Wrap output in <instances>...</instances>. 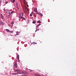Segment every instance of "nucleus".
I'll return each instance as SVG.
<instances>
[{
    "label": "nucleus",
    "mask_w": 76,
    "mask_h": 76,
    "mask_svg": "<svg viewBox=\"0 0 76 76\" xmlns=\"http://www.w3.org/2000/svg\"><path fill=\"white\" fill-rule=\"evenodd\" d=\"M14 72H20V70L16 69L15 71H14Z\"/></svg>",
    "instance_id": "obj_9"
},
{
    "label": "nucleus",
    "mask_w": 76,
    "mask_h": 76,
    "mask_svg": "<svg viewBox=\"0 0 76 76\" xmlns=\"http://www.w3.org/2000/svg\"><path fill=\"white\" fill-rule=\"evenodd\" d=\"M37 23H41V21L39 20L37 21Z\"/></svg>",
    "instance_id": "obj_15"
},
{
    "label": "nucleus",
    "mask_w": 76,
    "mask_h": 76,
    "mask_svg": "<svg viewBox=\"0 0 76 76\" xmlns=\"http://www.w3.org/2000/svg\"><path fill=\"white\" fill-rule=\"evenodd\" d=\"M35 76H41V75L38 74H35Z\"/></svg>",
    "instance_id": "obj_17"
},
{
    "label": "nucleus",
    "mask_w": 76,
    "mask_h": 76,
    "mask_svg": "<svg viewBox=\"0 0 76 76\" xmlns=\"http://www.w3.org/2000/svg\"><path fill=\"white\" fill-rule=\"evenodd\" d=\"M29 70H30V72H32V70H31V69H29Z\"/></svg>",
    "instance_id": "obj_31"
},
{
    "label": "nucleus",
    "mask_w": 76,
    "mask_h": 76,
    "mask_svg": "<svg viewBox=\"0 0 76 76\" xmlns=\"http://www.w3.org/2000/svg\"><path fill=\"white\" fill-rule=\"evenodd\" d=\"M27 22L28 23H29V20H27Z\"/></svg>",
    "instance_id": "obj_30"
},
{
    "label": "nucleus",
    "mask_w": 76,
    "mask_h": 76,
    "mask_svg": "<svg viewBox=\"0 0 76 76\" xmlns=\"http://www.w3.org/2000/svg\"><path fill=\"white\" fill-rule=\"evenodd\" d=\"M18 59V62H19L20 61V60H19V59Z\"/></svg>",
    "instance_id": "obj_34"
},
{
    "label": "nucleus",
    "mask_w": 76,
    "mask_h": 76,
    "mask_svg": "<svg viewBox=\"0 0 76 76\" xmlns=\"http://www.w3.org/2000/svg\"><path fill=\"white\" fill-rule=\"evenodd\" d=\"M11 1V2H12V3H14V2H15V0H10Z\"/></svg>",
    "instance_id": "obj_8"
},
{
    "label": "nucleus",
    "mask_w": 76,
    "mask_h": 76,
    "mask_svg": "<svg viewBox=\"0 0 76 76\" xmlns=\"http://www.w3.org/2000/svg\"><path fill=\"white\" fill-rule=\"evenodd\" d=\"M6 31L7 32H10V30L8 29H6Z\"/></svg>",
    "instance_id": "obj_11"
},
{
    "label": "nucleus",
    "mask_w": 76,
    "mask_h": 76,
    "mask_svg": "<svg viewBox=\"0 0 76 76\" xmlns=\"http://www.w3.org/2000/svg\"><path fill=\"white\" fill-rule=\"evenodd\" d=\"M38 15H40V16H43V15L42 14H41V13L39 12L38 13Z\"/></svg>",
    "instance_id": "obj_10"
},
{
    "label": "nucleus",
    "mask_w": 76,
    "mask_h": 76,
    "mask_svg": "<svg viewBox=\"0 0 76 76\" xmlns=\"http://www.w3.org/2000/svg\"><path fill=\"white\" fill-rule=\"evenodd\" d=\"M41 25V24H38L36 26V28H37V27H38V26H40V25Z\"/></svg>",
    "instance_id": "obj_20"
},
{
    "label": "nucleus",
    "mask_w": 76,
    "mask_h": 76,
    "mask_svg": "<svg viewBox=\"0 0 76 76\" xmlns=\"http://www.w3.org/2000/svg\"><path fill=\"white\" fill-rule=\"evenodd\" d=\"M1 19H3H3H4V17H3V15L2 14H1Z\"/></svg>",
    "instance_id": "obj_6"
},
{
    "label": "nucleus",
    "mask_w": 76,
    "mask_h": 76,
    "mask_svg": "<svg viewBox=\"0 0 76 76\" xmlns=\"http://www.w3.org/2000/svg\"><path fill=\"white\" fill-rule=\"evenodd\" d=\"M6 13H8V14H10L11 13L10 11V10H8L7 11Z\"/></svg>",
    "instance_id": "obj_4"
},
{
    "label": "nucleus",
    "mask_w": 76,
    "mask_h": 76,
    "mask_svg": "<svg viewBox=\"0 0 76 76\" xmlns=\"http://www.w3.org/2000/svg\"><path fill=\"white\" fill-rule=\"evenodd\" d=\"M40 71H41L40 70H37V72H39H39H40Z\"/></svg>",
    "instance_id": "obj_22"
},
{
    "label": "nucleus",
    "mask_w": 76,
    "mask_h": 76,
    "mask_svg": "<svg viewBox=\"0 0 76 76\" xmlns=\"http://www.w3.org/2000/svg\"><path fill=\"white\" fill-rule=\"evenodd\" d=\"M32 44H37V42H33L32 43Z\"/></svg>",
    "instance_id": "obj_19"
},
{
    "label": "nucleus",
    "mask_w": 76,
    "mask_h": 76,
    "mask_svg": "<svg viewBox=\"0 0 76 76\" xmlns=\"http://www.w3.org/2000/svg\"><path fill=\"white\" fill-rule=\"evenodd\" d=\"M11 23L12 25H13V24H14V22L12 21L11 22Z\"/></svg>",
    "instance_id": "obj_23"
},
{
    "label": "nucleus",
    "mask_w": 76,
    "mask_h": 76,
    "mask_svg": "<svg viewBox=\"0 0 76 76\" xmlns=\"http://www.w3.org/2000/svg\"><path fill=\"white\" fill-rule=\"evenodd\" d=\"M3 0L4 1V0Z\"/></svg>",
    "instance_id": "obj_39"
},
{
    "label": "nucleus",
    "mask_w": 76,
    "mask_h": 76,
    "mask_svg": "<svg viewBox=\"0 0 76 76\" xmlns=\"http://www.w3.org/2000/svg\"><path fill=\"white\" fill-rule=\"evenodd\" d=\"M17 63H15V64H14V65L13 66V67H15L16 69H17V67H18Z\"/></svg>",
    "instance_id": "obj_1"
},
{
    "label": "nucleus",
    "mask_w": 76,
    "mask_h": 76,
    "mask_svg": "<svg viewBox=\"0 0 76 76\" xmlns=\"http://www.w3.org/2000/svg\"><path fill=\"white\" fill-rule=\"evenodd\" d=\"M10 33H11V34H13V31H10Z\"/></svg>",
    "instance_id": "obj_16"
},
{
    "label": "nucleus",
    "mask_w": 76,
    "mask_h": 76,
    "mask_svg": "<svg viewBox=\"0 0 76 76\" xmlns=\"http://www.w3.org/2000/svg\"><path fill=\"white\" fill-rule=\"evenodd\" d=\"M17 8L19 10V7H18V3H16Z\"/></svg>",
    "instance_id": "obj_7"
},
{
    "label": "nucleus",
    "mask_w": 76,
    "mask_h": 76,
    "mask_svg": "<svg viewBox=\"0 0 76 76\" xmlns=\"http://www.w3.org/2000/svg\"><path fill=\"white\" fill-rule=\"evenodd\" d=\"M33 23H36V22L35 21H34L33 22H32Z\"/></svg>",
    "instance_id": "obj_25"
},
{
    "label": "nucleus",
    "mask_w": 76,
    "mask_h": 76,
    "mask_svg": "<svg viewBox=\"0 0 76 76\" xmlns=\"http://www.w3.org/2000/svg\"><path fill=\"white\" fill-rule=\"evenodd\" d=\"M5 3L6 4H7V3H8V2L7 1Z\"/></svg>",
    "instance_id": "obj_33"
},
{
    "label": "nucleus",
    "mask_w": 76,
    "mask_h": 76,
    "mask_svg": "<svg viewBox=\"0 0 76 76\" xmlns=\"http://www.w3.org/2000/svg\"><path fill=\"white\" fill-rule=\"evenodd\" d=\"M32 13H34V12H32L30 14V16H32Z\"/></svg>",
    "instance_id": "obj_12"
},
{
    "label": "nucleus",
    "mask_w": 76,
    "mask_h": 76,
    "mask_svg": "<svg viewBox=\"0 0 76 76\" xmlns=\"http://www.w3.org/2000/svg\"><path fill=\"white\" fill-rule=\"evenodd\" d=\"M34 12H37L38 11L37 10V8H36V9H35L34 10Z\"/></svg>",
    "instance_id": "obj_13"
},
{
    "label": "nucleus",
    "mask_w": 76,
    "mask_h": 76,
    "mask_svg": "<svg viewBox=\"0 0 76 76\" xmlns=\"http://www.w3.org/2000/svg\"><path fill=\"white\" fill-rule=\"evenodd\" d=\"M0 24L1 25H4V23L0 21Z\"/></svg>",
    "instance_id": "obj_5"
},
{
    "label": "nucleus",
    "mask_w": 76,
    "mask_h": 76,
    "mask_svg": "<svg viewBox=\"0 0 76 76\" xmlns=\"http://www.w3.org/2000/svg\"><path fill=\"white\" fill-rule=\"evenodd\" d=\"M23 10L25 13H26V12H27L26 10Z\"/></svg>",
    "instance_id": "obj_14"
},
{
    "label": "nucleus",
    "mask_w": 76,
    "mask_h": 76,
    "mask_svg": "<svg viewBox=\"0 0 76 76\" xmlns=\"http://www.w3.org/2000/svg\"><path fill=\"white\" fill-rule=\"evenodd\" d=\"M16 33L17 35H19V34H18V31H17Z\"/></svg>",
    "instance_id": "obj_26"
},
{
    "label": "nucleus",
    "mask_w": 76,
    "mask_h": 76,
    "mask_svg": "<svg viewBox=\"0 0 76 76\" xmlns=\"http://www.w3.org/2000/svg\"><path fill=\"white\" fill-rule=\"evenodd\" d=\"M3 10L4 11H5V8H4Z\"/></svg>",
    "instance_id": "obj_35"
},
{
    "label": "nucleus",
    "mask_w": 76,
    "mask_h": 76,
    "mask_svg": "<svg viewBox=\"0 0 76 76\" xmlns=\"http://www.w3.org/2000/svg\"><path fill=\"white\" fill-rule=\"evenodd\" d=\"M19 16L20 19H23V20H26L25 18H24V17H22L21 16V15H19Z\"/></svg>",
    "instance_id": "obj_2"
},
{
    "label": "nucleus",
    "mask_w": 76,
    "mask_h": 76,
    "mask_svg": "<svg viewBox=\"0 0 76 76\" xmlns=\"http://www.w3.org/2000/svg\"><path fill=\"white\" fill-rule=\"evenodd\" d=\"M24 13L23 12H22V16H23V14H24Z\"/></svg>",
    "instance_id": "obj_29"
},
{
    "label": "nucleus",
    "mask_w": 76,
    "mask_h": 76,
    "mask_svg": "<svg viewBox=\"0 0 76 76\" xmlns=\"http://www.w3.org/2000/svg\"><path fill=\"white\" fill-rule=\"evenodd\" d=\"M37 31H39V29L37 28L36 30L35 31V32H37Z\"/></svg>",
    "instance_id": "obj_27"
},
{
    "label": "nucleus",
    "mask_w": 76,
    "mask_h": 76,
    "mask_svg": "<svg viewBox=\"0 0 76 76\" xmlns=\"http://www.w3.org/2000/svg\"><path fill=\"white\" fill-rule=\"evenodd\" d=\"M11 14V13L10 14H9V15H8V16H10V14Z\"/></svg>",
    "instance_id": "obj_32"
},
{
    "label": "nucleus",
    "mask_w": 76,
    "mask_h": 76,
    "mask_svg": "<svg viewBox=\"0 0 76 76\" xmlns=\"http://www.w3.org/2000/svg\"><path fill=\"white\" fill-rule=\"evenodd\" d=\"M36 15H38V11L36 12Z\"/></svg>",
    "instance_id": "obj_24"
},
{
    "label": "nucleus",
    "mask_w": 76,
    "mask_h": 76,
    "mask_svg": "<svg viewBox=\"0 0 76 76\" xmlns=\"http://www.w3.org/2000/svg\"><path fill=\"white\" fill-rule=\"evenodd\" d=\"M17 59H19V55H18V56H17Z\"/></svg>",
    "instance_id": "obj_21"
},
{
    "label": "nucleus",
    "mask_w": 76,
    "mask_h": 76,
    "mask_svg": "<svg viewBox=\"0 0 76 76\" xmlns=\"http://www.w3.org/2000/svg\"><path fill=\"white\" fill-rule=\"evenodd\" d=\"M27 6L28 7V5L27 4Z\"/></svg>",
    "instance_id": "obj_36"
},
{
    "label": "nucleus",
    "mask_w": 76,
    "mask_h": 76,
    "mask_svg": "<svg viewBox=\"0 0 76 76\" xmlns=\"http://www.w3.org/2000/svg\"><path fill=\"white\" fill-rule=\"evenodd\" d=\"M11 14H13V13H14V11H12V12H11Z\"/></svg>",
    "instance_id": "obj_28"
},
{
    "label": "nucleus",
    "mask_w": 76,
    "mask_h": 76,
    "mask_svg": "<svg viewBox=\"0 0 76 76\" xmlns=\"http://www.w3.org/2000/svg\"><path fill=\"white\" fill-rule=\"evenodd\" d=\"M12 26H13V25H12Z\"/></svg>",
    "instance_id": "obj_38"
},
{
    "label": "nucleus",
    "mask_w": 76,
    "mask_h": 76,
    "mask_svg": "<svg viewBox=\"0 0 76 76\" xmlns=\"http://www.w3.org/2000/svg\"><path fill=\"white\" fill-rule=\"evenodd\" d=\"M27 8L26 7H23V10H26Z\"/></svg>",
    "instance_id": "obj_18"
},
{
    "label": "nucleus",
    "mask_w": 76,
    "mask_h": 76,
    "mask_svg": "<svg viewBox=\"0 0 76 76\" xmlns=\"http://www.w3.org/2000/svg\"><path fill=\"white\" fill-rule=\"evenodd\" d=\"M25 17H26V16L25 15Z\"/></svg>",
    "instance_id": "obj_37"
},
{
    "label": "nucleus",
    "mask_w": 76,
    "mask_h": 76,
    "mask_svg": "<svg viewBox=\"0 0 76 76\" xmlns=\"http://www.w3.org/2000/svg\"><path fill=\"white\" fill-rule=\"evenodd\" d=\"M18 74H20V73L19 72H17V73H13L12 75H18Z\"/></svg>",
    "instance_id": "obj_3"
}]
</instances>
